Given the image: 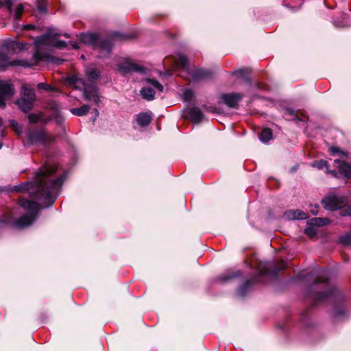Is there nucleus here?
Here are the masks:
<instances>
[{
	"label": "nucleus",
	"instance_id": "412c9836",
	"mask_svg": "<svg viewBox=\"0 0 351 351\" xmlns=\"http://www.w3.org/2000/svg\"><path fill=\"white\" fill-rule=\"evenodd\" d=\"M175 64L177 68L188 69V60L184 55L179 54L175 60Z\"/></svg>",
	"mask_w": 351,
	"mask_h": 351
},
{
	"label": "nucleus",
	"instance_id": "7ed1b4c3",
	"mask_svg": "<svg viewBox=\"0 0 351 351\" xmlns=\"http://www.w3.org/2000/svg\"><path fill=\"white\" fill-rule=\"evenodd\" d=\"M20 204L25 210V214L16 221L15 225L22 228L30 226L34 221L40 208L37 203L29 200L21 199Z\"/></svg>",
	"mask_w": 351,
	"mask_h": 351
},
{
	"label": "nucleus",
	"instance_id": "72a5a7b5",
	"mask_svg": "<svg viewBox=\"0 0 351 351\" xmlns=\"http://www.w3.org/2000/svg\"><path fill=\"white\" fill-rule=\"evenodd\" d=\"M197 75H196L195 77H205L206 75L205 72L202 71H198L197 72Z\"/></svg>",
	"mask_w": 351,
	"mask_h": 351
},
{
	"label": "nucleus",
	"instance_id": "0eeeda50",
	"mask_svg": "<svg viewBox=\"0 0 351 351\" xmlns=\"http://www.w3.org/2000/svg\"><path fill=\"white\" fill-rule=\"evenodd\" d=\"M14 94V88L10 80H0V108L5 107V101Z\"/></svg>",
	"mask_w": 351,
	"mask_h": 351
},
{
	"label": "nucleus",
	"instance_id": "aec40b11",
	"mask_svg": "<svg viewBox=\"0 0 351 351\" xmlns=\"http://www.w3.org/2000/svg\"><path fill=\"white\" fill-rule=\"evenodd\" d=\"M189 115L191 120L195 123L199 122L203 118L202 111L197 108H193L191 109L189 112Z\"/></svg>",
	"mask_w": 351,
	"mask_h": 351
},
{
	"label": "nucleus",
	"instance_id": "5701e85b",
	"mask_svg": "<svg viewBox=\"0 0 351 351\" xmlns=\"http://www.w3.org/2000/svg\"><path fill=\"white\" fill-rule=\"evenodd\" d=\"M86 77L90 82H92L99 77V71L95 68H89L86 71Z\"/></svg>",
	"mask_w": 351,
	"mask_h": 351
},
{
	"label": "nucleus",
	"instance_id": "f704fd0d",
	"mask_svg": "<svg viewBox=\"0 0 351 351\" xmlns=\"http://www.w3.org/2000/svg\"><path fill=\"white\" fill-rule=\"evenodd\" d=\"M3 131H4V126L3 125L2 120L0 119V136L3 135Z\"/></svg>",
	"mask_w": 351,
	"mask_h": 351
},
{
	"label": "nucleus",
	"instance_id": "c9c22d12",
	"mask_svg": "<svg viewBox=\"0 0 351 351\" xmlns=\"http://www.w3.org/2000/svg\"><path fill=\"white\" fill-rule=\"evenodd\" d=\"M24 29L29 30L35 29V26L33 25H27L23 27Z\"/></svg>",
	"mask_w": 351,
	"mask_h": 351
},
{
	"label": "nucleus",
	"instance_id": "bb28decb",
	"mask_svg": "<svg viewBox=\"0 0 351 351\" xmlns=\"http://www.w3.org/2000/svg\"><path fill=\"white\" fill-rule=\"evenodd\" d=\"M111 47H112V45L108 40L103 41L101 45V51L105 52V53H109Z\"/></svg>",
	"mask_w": 351,
	"mask_h": 351
},
{
	"label": "nucleus",
	"instance_id": "c85d7f7f",
	"mask_svg": "<svg viewBox=\"0 0 351 351\" xmlns=\"http://www.w3.org/2000/svg\"><path fill=\"white\" fill-rule=\"evenodd\" d=\"M329 152L332 155H345V153L337 147H330Z\"/></svg>",
	"mask_w": 351,
	"mask_h": 351
},
{
	"label": "nucleus",
	"instance_id": "f8f14e48",
	"mask_svg": "<svg viewBox=\"0 0 351 351\" xmlns=\"http://www.w3.org/2000/svg\"><path fill=\"white\" fill-rule=\"evenodd\" d=\"M118 70L123 73H128L132 71H143L142 66H138L134 62L125 60L118 64Z\"/></svg>",
	"mask_w": 351,
	"mask_h": 351
},
{
	"label": "nucleus",
	"instance_id": "2f4dec72",
	"mask_svg": "<svg viewBox=\"0 0 351 351\" xmlns=\"http://www.w3.org/2000/svg\"><path fill=\"white\" fill-rule=\"evenodd\" d=\"M38 88L39 89H43V90H53V88H52V86L48 84H46V83H39L38 84Z\"/></svg>",
	"mask_w": 351,
	"mask_h": 351
},
{
	"label": "nucleus",
	"instance_id": "ddd939ff",
	"mask_svg": "<svg viewBox=\"0 0 351 351\" xmlns=\"http://www.w3.org/2000/svg\"><path fill=\"white\" fill-rule=\"evenodd\" d=\"M242 97V95L239 93H231L223 95L221 98L227 106L234 108L241 99Z\"/></svg>",
	"mask_w": 351,
	"mask_h": 351
},
{
	"label": "nucleus",
	"instance_id": "58836bf2",
	"mask_svg": "<svg viewBox=\"0 0 351 351\" xmlns=\"http://www.w3.org/2000/svg\"><path fill=\"white\" fill-rule=\"evenodd\" d=\"M95 115L97 117L99 115V112L97 110H95Z\"/></svg>",
	"mask_w": 351,
	"mask_h": 351
},
{
	"label": "nucleus",
	"instance_id": "a211bd4d",
	"mask_svg": "<svg viewBox=\"0 0 351 351\" xmlns=\"http://www.w3.org/2000/svg\"><path fill=\"white\" fill-rule=\"evenodd\" d=\"M36 9L34 12L36 14H44L47 13V5L46 1H34Z\"/></svg>",
	"mask_w": 351,
	"mask_h": 351
},
{
	"label": "nucleus",
	"instance_id": "ea45409f",
	"mask_svg": "<svg viewBox=\"0 0 351 351\" xmlns=\"http://www.w3.org/2000/svg\"><path fill=\"white\" fill-rule=\"evenodd\" d=\"M285 268V264L283 263V266H282V267L280 269H284Z\"/></svg>",
	"mask_w": 351,
	"mask_h": 351
},
{
	"label": "nucleus",
	"instance_id": "4be33fe9",
	"mask_svg": "<svg viewBox=\"0 0 351 351\" xmlns=\"http://www.w3.org/2000/svg\"><path fill=\"white\" fill-rule=\"evenodd\" d=\"M272 138V132L269 128H264L259 134L261 142L266 143Z\"/></svg>",
	"mask_w": 351,
	"mask_h": 351
},
{
	"label": "nucleus",
	"instance_id": "393cba45",
	"mask_svg": "<svg viewBox=\"0 0 351 351\" xmlns=\"http://www.w3.org/2000/svg\"><path fill=\"white\" fill-rule=\"evenodd\" d=\"M10 127L12 128V130L17 133L18 134L22 133L23 129L21 125H19L18 123H16L14 120L10 121Z\"/></svg>",
	"mask_w": 351,
	"mask_h": 351
},
{
	"label": "nucleus",
	"instance_id": "a19ab883",
	"mask_svg": "<svg viewBox=\"0 0 351 351\" xmlns=\"http://www.w3.org/2000/svg\"><path fill=\"white\" fill-rule=\"evenodd\" d=\"M2 147V145L0 143V149Z\"/></svg>",
	"mask_w": 351,
	"mask_h": 351
},
{
	"label": "nucleus",
	"instance_id": "9b49d317",
	"mask_svg": "<svg viewBox=\"0 0 351 351\" xmlns=\"http://www.w3.org/2000/svg\"><path fill=\"white\" fill-rule=\"evenodd\" d=\"M4 5L16 20L20 19L25 8L22 3L19 1H0V8Z\"/></svg>",
	"mask_w": 351,
	"mask_h": 351
},
{
	"label": "nucleus",
	"instance_id": "20e7f679",
	"mask_svg": "<svg viewBox=\"0 0 351 351\" xmlns=\"http://www.w3.org/2000/svg\"><path fill=\"white\" fill-rule=\"evenodd\" d=\"M69 84L73 85L76 88L82 89L87 100L94 101L96 104L99 102V95L94 86L86 83L84 79L77 75H72L67 78Z\"/></svg>",
	"mask_w": 351,
	"mask_h": 351
},
{
	"label": "nucleus",
	"instance_id": "4c0bfd02",
	"mask_svg": "<svg viewBox=\"0 0 351 351\" xmlns=\"http://www.w3.org/2000/svg\"><path fill=\"white\" fill-rule=\"evenodd\" d=\"M71 45L73 47V48H74V49L79 48L78 45L77 43H71Z\"/></svg>",
	"mask_w": 351,
	"mask_h": 351
},
{
	"label": "nucleus",
	"instance_id": "1a4fd4ad",
	"mask_svg": "<svg viewBox=\"0 0 351 351\" xmlns=\"http://www.w3.org/2000/svg\"><path fill=\"white\" fill-rule=\"evenodd\" d=\"M346 199L341 196L330 195L325 197L322 204L324 208L334 210L344 206Z\"/></svg>",
	"mask_w": 351,
	"mask_h": 351
},
{
	"label": "nucleus",
	"instance_id": "423d86ee",
	"mask_svg": "<svg viewBox=\"0 0 351 351\" xmlns=\"http://www.w3.org/2000/svg\"><path fill=\"white\" fill-rule=\"evenodd\" d=\"M146 85L141 90V95L145 99L152 100L154 98L155 90L162 92L163 86L156 80L147 78Z\"/></svg>",
	"mask_w": 351,
	"mask_h": 351
},
{
	"label": "nucleus",
	"instance_id": "4468645a",
	"mask_svg": "<svg viewBox=\"0 0 351 351\" xmlns=\"http://www.w3.org/2000/svg\"><path fill=\"white\" fill-rule=\"evenodd\" d=\"M152 119V114L151 112H141L136 115V121L137 123L141 126L149 125Z\"/></svg>",
	"mask_w": 351,
	"mask_h": 351
},
{
	"label": "nucleus",
	"instance_id": "e433bc0d",
	"mask_svg": "<svg viewBox=\"0 0 351 351\" xmlns=\"http://www.w3.org/2000/svg\"><path fill=\"white\" fill-rule=\"evenodd\" d=\"M311 212L313 215H317L318 213L317 207L315 206L313 208L311 209Z\"/></svg>",
	"mask_w": 351,
	"mask_h": 351
},
{
	"label": "nucleus",
	"instance_id": "f3484780",
	"mask_svg": "<svg viewBox=\"0 0 351 351\" xmlns=\"http://www.w3.org/2000/svg\"><path fill=\"white\" fill-rule=\"evenodd\" d=\"M271 267H273L272 264L267 262H261L258 266L257 269L260 276L265 275L267 273L276 274L278 271V269H274L271 271Z\"/></svg>",
	"mask_w": 351,
	"mask_h": 351
},
{
	"label": "nucleus",
	"instance_id": "9d476101",
	"mask_svg": "<svg viewBox=\"0 0 351 351\" xmlns=\"http://www.w3.org/2000/svg\"><path fill=\"white\" fill-rule=\"evenodd\" d=\"M329 220L327 218H312L307 221L308 227L305 229V233L310 237L315 236L317 228L327 225Z\"/></svg>",
	"mask_w": 351,
	"mask_h": 351
},
{
	"label": "nucleus",
	"instance_id": "2eb2a0df",
	"mask_svg": "<svg viewBox=\"0 0 351 351\" xmlns=\"http://www.w3.org/2000/svg\"><path fill=\"white\" fill-rule=\"evenodd\" d=\"M335 165L338 169L339 173L343 174L346 177L351 176V165L345 163L340 160H335Z\"/></svg>",
	"mask_w": 351,
	"mask_h": 351
},
{
	"label": "nucleus",
	"instance_id": "f257e3e1",
	"mask_svg": "<svg viewBox=\"0 0 351 351\" xmlns=\"http://www.w3.org/2000/svg\"><path fill=\"white\" fill-rule=\"evenodd\" d=\"M58 34L55 29H49L47 32L43 36L36 39L34 44L36 51L34 54V63H28L25 61L10 62L9 55L15 53L23 49V45L14 41H7L4 43L0 50V70L4 69L10 65H22L24 66H32L38 61L43 60L47 57V51L51 47L63 48L66 46L64 41L58 40L56 36Z\"/></svg>",
	"mask_w": 351,
	"mask_h": 351
},
{
	"label": "nucleus",
	"instance_id": "6e6552de",
	"mask_svg": "<svg viewBox=\"0 0 351 351\" xmlns=\"http://www.w3.org/2000/svg\"><path fill=\"white\" fill-rule=\"evenodd\" d=\"M28 138L32 143L43 145L49 143L53 140V137L51 134L42 130L29 132Z\"/></svg>",
	"mask_w": 351,
	"mask_h": 351
},
{
	"label": "nucleus",
	"instance_id": "b1692460",
	"mask_svg": "<svg viewBox=\"0 0 351 351\" xmlns=\"http://www.w3.org/2000/svg\"><path fill=\"white\" fill-rule=\"evenodd\" d=\"M89 110V106L87 105H84L80 108H71L70 110L71 112L77 116H83L85 115L88 111Z\"/></svg>",
	"mask_w": 351,
	"mask_h": 351
},
{
	"label": "nucleus",
	"instance_id": "c756f323",
	"mask_svg": "<svg viewBox=\"0 0 351 351\" xmlns=\"http://www.w3.org/2000/svg\"><path fill=\"white\" fill-rule=\"evenodd\" d=\"M313 167H317L319 169H322L325 167H327V163L326 161H324L322 160L319 161H315L312 164Z\"/></svg>",
	"mask_w": 351,
	"mask_h": 351
},
{
	"label": "nucleus",
	"instance_id": "7c9ffc66",
	"mask_svg": "<svg viewBox=\"0 0 351 351\" xmlns=\"http://www.w3.org/2000/svg\"><path fill=\"white\" fill-rule=\"evenodd\" d=\"M341 241L345 245H351V232L343 236L341 238Z\"/></svg>",
	"mask_w": 351,
	"mask_h": 351
},
{
	"label": "nucleus",
	"instance_id": "dca6fc26",
	"mask_svg": "<svg viewBox=\"0 0 351 351\" xmlns=\"http://www.w3.org/2000/svg\"><path fill=\"white\" fill-rule=\"evenodd\" d=\"M285 216L290 220L305 219L308 217L307 214L300 210H289L285 213Z\"/></svg>",
	"mask_w": 351,
	"mask_h": 351
},
{
	"label": "nucleus",
	"instance_id": "6ab92c4d",
	"mask_svg": "<svg viewBox=\"0 0 351 351\" xmlns=\"http://www.w3.org/2000/svg\"><path fill=\"white\" fill-rule=\"evenodd\" d=\"M97 36L93 34H85L81 36V41L88 45H95L97 42Z\"/></svg>",
	"mask_w": 351,
	"mask_h": 351
},
{
	"label": "nucleus",
	"instance_id": "39448f33",
	"mask_svg": "<svg viewBox=\"0 0 351 351\" xmlns=\"http://www.w3.org/2000/svg\"><path fill=\"white\" fill-rule=\"evenodd\" d=\"M22 97L16 101V104L23 112L29 111L35 101V94L34 90L27 85H23L22 88Z\"/></svg>",
	"mask_w": 351,
	"mask_h": 351
},
{
	"label": "nucleus",
	"instance_id": "473e14b6",
	"mask_svg": "<svg viewBox=\"0 0 351 351\" xmlns=\"http://www.w3.org/2000/svg\"><path fill=\"white\" fill-rule=\"evenodd\" d=\"M343 212L344 215L351 216V204L344 207Z\"/></svg>",
	"mask_w": 351,
	"mask_h": 351
},
{
	"label": "nucleus",
	"instance_id": "a878e982",
	"mask_svg": "<svg viewBox=\"0 0 351 351\" xmlns=\"http://www.w3.org/2000/svg\"><path fill=\"white\" fill-rule=\"evenodd\" d=\"M193 93L192 90L186 89L184 90L182 97L185 101H190L193 98Z\"/></svg>",
	"mask_w": 351,
	"mask_h": 351
},
{
	"label": "nucleus",
	"instance_id": "f03ea898",
	"mask_svg": "<svg viewBox=\"0 0 351 351\" xmlns=\"http://www.w3.org/2000/svg\"><path fill=\"white\" fill-rule=\"evenodd\" d=\"M55 171V167L45 166L40 169L34 182H27L19 186L16 191H27L31 195L35 196L40 200L45 199L47 200L45 203V206H49L54 202L56 193L64 180L63 176L56 180L51 178V176Z\"/></svg>",
	"mask_w": 351,
	"mask_h": 351
},
{
	"label": "nucleus",
	"instance_id": "cd10ccee",
	"mask_svg": "<svg viewBox=\"0 0 351 351\" xmlns=\"http://www.w3.org/2000/svg\"><path fill=\"white\" fill-rule=\"evenodd\" d=\"M30 123H34L38 122L41 119V116L39 114H30L28 116Z\"/></svg>",
	"mask_w": 351,
	"mask_h": 351
}]
</instances>
